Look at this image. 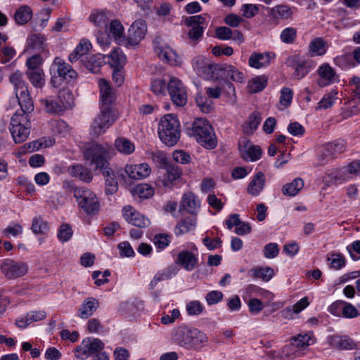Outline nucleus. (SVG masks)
<instances>
[{"label": "nucleus", "instance_id": "7", "mask_svg": "<svg viewBox=\"0 0 360 360\" xmlns=\"http://www.w3.org/2000/svg\"><path fill=\"white\" fill-rule=\"evenodd\" d=\"M9 79L14 86L15 96L20 108L25 112L33 111V102L30 96L27 86L22 79V73L16 71L10 76Z\"/></svg>", "mask_w": 360, "mask_h": 360}, {"label": "nucleus", "instance_id": "58", "mask_svg": "<svg viewBox=\"0 0 360 360\" xmlns=\"http://www.w3.org/2000/svg\"><path fill=\"white\" fill-rule=\"evenodd\" d=\"M334 63L342 70H347L355 66L349 54L338 56L334 58Z\"/></svg>", "mask_w": 360, "mask_h": 360}, {"label": "nucleus", "instance_id": "33", "mask_svg": "<svg viewBox=\"0 0 360 360\" xmlns=\"http://www.w3.org/2000/svg\"><path fill=\"white\" fill-rule=\"evenodd\" d=\"M177 272L178 270L176 267L173 266H168L158 271L150 282V288L154 289L159 282L170 279L174 276Z\"/></svg>", "mask_w": 360, "mask_h": 360}, {"label": "nucleus", "instance_id": "51", "mask_svg": "<svg viewBox=\"0 0 360 360\" xmlns=\"http://www.w3.org/2000/svg\"><path fill=\"white\" fill-rule=\"evenodd\" d=\"M292 13V8L287 5H278L271 9V15L276 19H289Z\"/></svg>", "mask_w": 360, "mask_h": 360}, {"label": "nucleus", "instance_id": "64", "mask_svg": "<svg viewBox=\"0 0 360 360\" xmlns=\"http://www.w3.org/2000/svg\"><path fill=\"white\" fill-rule=\"evenodd\" d=\"M147 154L150 158L155 163L160 166H165L167 163L166 154L160 150H154L148 152Z\"/></svg>", "mask_w": 360, "mask_h": 360}, {"label": "nucleus", "instance_id": "43", "mask_svg": "<svg viewBox=\"0 0 360 360\" xmlns=\"http://www.w3.org/2000/svg\"><path fill=\"white\" fill-rule=\"evenodd\" d=\"M303 186V180L300 178H296L292 182L283 186L282 193L285 196L293 197L300 192Z\"/></svg>", "mask_w": 360, "mask_h": 360}, {"label": "nucleus", "instance_id": "16", "mask_svg": "<svg viewBox=\"0 0 360 360\" xmlns=\"http://www.w3.org/2000/svg\"><path fill=\"white\" fill-rule=\"evenodd\" d=\"M124 172L129 179L141 181L150 175L152 169L146 162L127 163L124 167Z\"/></svg>", "mask_w": 360, "mask_h": 360}, {"label": "nucleus", "instance_id": "49", "mask_svg": "<svg viewBox=\"0 0 360 360\" xmlns=\"http://www.w3.org/2000/svg\"><path fill=\"white\" fill-rule=\"evenodd\" d=\"M338 91L336 89L331 90L328 94H326L318 103L316 110H326L330 108L335 103Z\"/></svg>", "mask_w": 360, "mask_h": 360}, {"label": "nucleus", "instance_id": "45", "mask_svg": "<svg viewBox=\"0 0 360 360\" xmlns=\"http://www.w3.org/2000/svg\"><path fill=\"white\" fill-rule=\"evenodd\" d=\"M108 58L109 65L114 68H120L125 65L126 56L120 49H114Z\"/></svg>", "mask_w": 360, "mask_h": 360}, {"label": "nucleus", "instance_id": "8", "mask_svg": "<svg viewBox=\"0 0 360 360\" xmlns=\"http://www.w3.org/2000/svg\"><path fill=\"white\" fill-rule=\"evenodd\" d=\"M117 118V115L110 107H101V112L94 118L91 126L92 133L96 136L103 134Z\"/></svg>", "mask_w": 360, "mask_h": 360}, {"label": "nucleus", "instance_id": "4", "mask_svg": "<svg viewBox=\"0 0 360 360\" xmlns=\"http://www.w3.org/2000/svg\"><path fill=\"white\" fill-rule=\"evenodd\" d=\"M180 124L176 117L167 114L162 117L158 126L160 141L168 146H174L180 138Z\"/></svg>", "mask_w": 360, "mask_h": 360}, {"label": "nucleus", "instance_id": "57", "mask_svg": "<svg viewBox=\"0 0 360 360\" xmlns=\"http://www.w3.org/2000/svg\"><path fill=\"white\" fill-rule=\"evenodd\" d=\"M195 102L200 110L204 113H208L213 109L212 101L202 94H197Z\"/></svg>", "mask_w": 360, "mask_h": 360}, {"label": "nucleus", "instance_id": "60", "mask_svg": "<svg viewBox=\"0 0 360 360\" xmlns=\"http://www.w3.org/2000/svg\"><path fill=\"white\" fill-rule=\"evenodd\" d=\"M73 231L70 225L63 224L60 226L57 236L60 242L65 243L68 241L72 236Z\"/></svg>", "mask_w": 360, "mask_h": 360}, {"label": "nucleus", "instance_id": "62", "mask_svg": "<svg viewBox=\"0 0 360 360\" xmlns=\"http://www.w3.org/2000/svg\"><path fill=\"white\" fill-rule=\"evenodd\" d=\"M186 309L188 315L197 316L203 311L204 307L200 301L193 300L187 303Z\"/></svg>", "mask_w": 360, "mask_h": 360}, {"label": "nucleus", "instance_id": "37", "mask_svg": "<svg viewBox=\"0 0 360 360\" xmlns=\"http://www.w3.org/2000/svg\"><path fill=\"white\" fill-rule=\"evenodd\" d=\"M291 342L302 352H305L309 345L315 342L312 333L299 334L292 338Z\"/></svg>", "mask_w": 360, "mask_h": 360}, {"label": "nucleus", "instance_id": "19", "mask_svg": "<svg viewBox=\"0 0 360 360\" xmlns=\"http://www.w3.org/2000/svg\"><path fill=\"white\" fill-rule=\"evenodd\" d=\"M239 150L242 158L247 161H256L261 157V149L252 145L246 139H243L239 141Z\"/></svg>", "mask_w": 360, "mask_h": 360}, {"label": "nucleus", "instance_id": "23", "mask_svg": "<svg viewBox=\"0 0 360 360\" xmlns=\"http://www.w3.org/2000/svg\"><path fill=\"white\" fill-rule=\"evenodd\" d=\"M100 88L101 106H109L115 100V94L109 82L105 79H101L98 81Z\"/></svg>", "mask_w": 360, "mask_h": 360}, {"label": "nucleus", "instance_id": "56", "mask_svg": "<svg viewBox=\"0 0 360 360\" xmlns=\"http://www.w3.org/2000/svg\"><path fill=\"white\" fill-rule=\"evenodd\" d=\"M27 75L35 87L41 88L44 84V74L42 70H27Z\"/></svg>", "mask_w": 360, "mask_h": 360}, {"label": "nucleus", "instance_id": "1", "mask_svg": "<svg viewBox=\"0 0 360 360\" xmlns=\"http://www.w3.org/2000/svg\"><path fill=\"white\" fill-rule=\"evenodd\" d=\"M112 149L109 146H103L98 143H86L83 148V156L86 161L94 165L96 169L102 171L105 179V193L112 195L118 189V183L115 174L109 167L108 158H110Z\"/></svg>", "mask_w": 360, "mask_h": 360}, {"label": "nucleus", "instance_id": "22", "mask_svg": "<svg viewBox=\"0 0 360 360\" xmlns=\"http://www.w3.org/2000/svg\"><path fill=\"white\" fill-rule=\"evenodd\" d=\"M155 51L160 60L171 65H179L181 63L180 56L169 46H156Z\"/></svg>", "mask_w": 360, "mask_h": 360}, {"label": "nucleus", "instance_id": "59", "mask_svg": "<svg viewBox=\"0 0 360 360\" xmlns=\"http://www.w3.org/2000/svg\"><path fill=\"white\" fill-rule=\"evenodd\" d=\"M297 37V30L289 27L282 30L280 34V39L285 44H292Z\"/></svg>", "mask_w": 360, "mask_h": 360}, {"label": "nucleus", "instance_id": "6", "mask_svg": "<svg viewBox=\"0 0 360 360\" xmlns=\"http://www.w3.org/2000/svg\"><path fill=\"white\" fill-rule=\"evenodd\" d=\"M74 196L79 207L88 215L96 214L101 209V202L96 194L86 187L74 189Z\"/></svg>", "mask_w": 360, "mask_h": 360}, {"label": "nucleus", "instance_id": "46", "mask_svg": "<svg viewBox=\"0 0 360 360\" xmlns=\"http://www.w3.org/2000/svg\"><path fill=\"white\" fill-rule=\"evenodd\" d=\"M44 110L50 114L60 115L63 112L58 99L46 98L40 101Z\"/></svg>", "mask_w": 360, "mask_h": 360}, {"label": "nucleus", "instance_id": "41", "mask_svg": "<svg viewBox=\"0 0 360 360\" xmlns=\"http://www.w3.org/2000/svg\"><path fill=\"white\" fill-rule=\"evenodd\" d=\"M249 274L253 278H260L264 281H270L274 276V270L269 266H257L249 271Z\"/></svg>", "mask_w": 360, "mask_h": 360}, {"label": "nucleus", "instance_id": "50", "mask_svg": "<svg viewBox=\"0 0 360 360\" xmlns=\"http://www.w3.org/2000/svg\"><path fill=\"white\" fill-rule=\"evenodd\" d=\"M32 16V9L27 6H22L16 11L14 18L18 25H25L31 20Z\"/></svg>", "mask_w": 360, "mask_h": 360}, {"label": "nucleus", "instance_id": "36", "mask_svg": "<svg viewBox=\"0 0 360 360\" xmlns=\"http://www.w3.org/2000/svg\"><path fill=\"white\" fill-rule=\"evenodd\" d=\"M330 345L338 349H352L356 347L354 342L348 336H332Z\"/></svg>", "mask_w": 360, "mask_h": 360}, {"label": "nucleus", "instance_id": "18", "mask_svg": "<svg viewBox=\"0 0 360 360\" xmlns=\"http://www.w3.org/2000/svg\"><path fill=\"white\" fill-rule=\"evenodd\" d=\"M122 214L129 224L139 228H146L150 224L148 217L130 205H126L122 208Z\"/></svg>", "mask_w": 360, "mask_h": 360}, {"label": "nucleus", "instance_id": "63", "mask_svg": "<svg viewBox=\"0 0 360 360\" xmlns=\"http://www.w3.org/2000/svg\"><path fill=\"white\" fill-rule=\"evenodd\" d=\"M328 260L330 261V267L337 270L345 266V258L341 253H332Z\"/></svg>", "mask_w": 360, "mask_h": 360}, {"label": "nucleus", "instance_id": "31", "mask_svg": "<svg viewBox=\"0 0 360 360\" xmlns=\"http://www.w3.org/2000/svg\"><path fill=\"white\" fill-rule=\"evenodd\" d=\"M68 173L72 177L79 179L85 183H89L93 179V174L91 171L82 165H74L68 167Z\"/></svg>", "mask_w": 360, "mask_h": 360}, {"label": "nucleus", "instance_id": "12", "mask_svg": "<svg viewBox=\"0 0 360 360\" xmlns=\"http://www.w3.org/2000/svg\"><path fill=\"white\" fill-rule=\"evenodd\" d=\"M207 15H197L187 17L184 20V24L188 27H191L188 32L189 39L197 43L202 37L204 30V24Z\"/></svg>", "mask_w": 360, "mask_h": 360}, {"label": "nucleus", "instance_id": "2", "mask_svg": "<svg viewBox=\"0 0 360 360\" xmlns=\"http://www.w3.org/2000/svg\"><path fill=\"white\" fill-rule=\"evenodd\" d=\"M172 340L186 349H198L207 342V335L200 330L185 325L173 329Z\"/></svg>", "mask_w": 360, "mask_h": 360}, {"label": "nucleus", "instance_id": "54", "mask_svg": "<svg viewBox=\"0 0 360 360\" xmlns=\"http://www.w3.org/2000/svg\"><path fill=\"white\" fill-rule=\"evenodd\" d=\"M154 188L148 184H140L136 186L133 190L134 195L141 199L151 198L154 195Z\"/></svg>", "mask_w": 360, "mask_h": 360}, {"label": "nucleus", "instance_id": "38", "mask_svg": "<svg viewBox=\"0 0 360 360\" xmlns=\"http://www.w3.org/2000/svg\"><path fill=\"white\" fill-rule=\"evenodd\" d=\"M115 149L121 154L129 155L135 151V144L124 137H118L114 143Z\"/></svg>", "mask_w": 360, "mask_h": 360}, {"label": "nucleus", "instance_id": "30", "mask_svg": "<svg viewBox=\"0 0 360 360\" xmlns=\"http://www.w3.org/2000/svg\"><path fill=\"white\" fill-rule=\"evenodd\" d=\"M348 180H349V178L345 167L333 169L323 178V181L327 185L342 184Z\"/></svg>", "mask_w": 360, "mask_h": 360}, {"label": "nucleus", "instance_id": "24", "mask_svg": "<svg viewBox=\"0 0 360 360\" xmlns=\"http://www.w3.org/2000/svg\"><path fill=\"white\" fill-rule=\"evenodd\" d=\"M319 79L318 84L326 86L334 83L337 80V75L334 70L328 64H323L318 69Z\"/></svg>", "mask_w": 360, "mask_h": 360}, {"label": "nucleus", "instance_id": "34", "mask_svg": "<svg viewBox=\"0 0 360 360\" xmlns=\"http://www.w3.org/2000/svg\"><path fill=\"white\" fill-rule=\"evenodd\" d=\"M91 48V44L86 39H82L75 50L69 55L68 59L73 63L86 55Z\"/></svg>", "mask_w": 360, "mask_h": 360}, {"label": "nucleus", "instance_id": "14", "mask_svg": "<svg viewBox=\"0 0 360 360\" xmlns=\"http://www.w3.org/2000/svg\"><path fill=\"white\" fill-rule=\"evenodd\" d=\"M147 33V25L144 20L137 19L132 22L127 31L126 44L136 46L143 39Z\"/></svg>", "mask_w": 360, "mask_h": 360}, {"label": "nucleus", "instance_id": "9", "mask_svg": "<svg viewBox=\"0 0 360 360\" xmlns=\"http://www.w3.org/2000/svg\"><path fill=\"white\" fill-rule=\"evenodd\" d=\"M0 269L7 278L16 279L24 276L27 273L28 265L22 261L5 259L1 262Z\"/></svg>", "mask_w": 360, "mask_h": 360}, {"label": "nucleus", "instance_id": "44", "mask_svg": "<svg viewBox=\"0 0 360 360\" xmlns=\"http://www.w3.org/2000/svg\"><path fill=\"white\" fill-rule=\"evenodd\" d=\"M197 225L196 219L194 217L185 218L179 221L175 227L176 235H182L193 231Z\"/></svg>", "mask_w": 360, "mask_h": 360}, {"label": "nucleus", "instance_id": "40", "mask_svg": "<svg viewBox=\"0 0 360 360\" xmlns=\"http://www.w3.org/2000/svg\"><path fill=\"white\" fill-rule=\"evenodd\" d=\"M248 64L251 68L256 69L266 67L270 64V55L253 53L250 56Z\"/></svg>", "mask_w": 360, "mask_h": 360}, {"label": "nucleus", "instance_id": "20", "mask_svg": "<svg viewBox=\"0 0 360 360\" xmlns=\"http://www.w3.org/2000/svg\"><path fill=\"white\" fill-rule=\"evenodd\" d=\"M106 33L108 38L113 39L119 44H126L127 37L124 33V27L122 22L117 20H111L106 27Z\"/></svg>", "mask_w": 360, "mask_h": 360}, {"label": "nucleus", "instance_id": "53", "mask_svg": "<svg viewBox=\"0 0 360 360\" xmlns=\"http://www.w3.org/2000/svg\"><path fill=\"white\" fill-rule=\"evenodd\" d=\"M293 98V91L288 87H283L281 90V96L278 108L280 110H284L288 108L292 103Z\"/></svg>", "mask_w": 360, "mask_h": 360}, {"label": "nucleus", "instance_id": "13", "mask_svg": "<svg viewBox=\"0 0 360 360\" xmlns=\"http://www.w3.org/2000/svg\"><path fill=\"white\" fill-rule=\"evenodd\" d=\"M188 248L178 253L175 262L186 271H191L198 262V250L194 244L188 245Z\"/></svg>", "mask_w": 360, "mask_h": 360}, {"label": "nucleus", "instance_id": "39", "mask_svg": "<svg viewBox=\"0 0 360 360\" xmlns=\"http://www.w3.org/2000/svg\"><path fill=\"white\" fill-rule=\"evenodd\" d=\"M268 77L266 75L256 76L248 82V91L250 94L262 91L267 85Z\"/></svg>", "mask_w": 360, "mask_h": 360}, {"label": "nucleus", "instance_id": "15", "mask_svg": "<svg viewBox=\"0 0 360 360\" xmlns=\"http://www.w3.org/2000/svg\"><path fill=\"white\" fill-rule=\"evenodd\" d=\"M182 175L181 170L176 166H169L164 172L161 173L157 180V186L172 189L179 181Z\"/></svg>", "mask_w": 360, "mask_h": 360}, {"label": "nucleus", "instance_id": "17", "mask_svg": "<svg viewBox=\"0 0 360 360\" xmlns=\"http://www.w3.org/2000/svg\"><path fill=\"white\" fill-rule=\"evenodd\" d=\"M192 65L195 71L200 76L209 79L219 70L218 64H214L211 60L203 56H198L192 60Z\"/></svg>", "mask_w": 360, "mask_h": 360}, {"label": "nucleus", "instance_id": "32", "mask_svg": "<svg viewBox=\"0 0 360 360\" xmlns=\"http://www.w3.org/2000/svg\"><path fill=\"white\" fill-rule=\"evenodd\" d=\"M111 18V13L107 10H94L90 14L89 20L95 26L101 27H106Z\"/></svg>", "mask_w": 360, "mask_h": 360}, {"label": "nucleus", "instance_id": "5", "mask_svg": "<svg viewBox=\"0 0 360 360\" xmlns=\"http://www.w3.org/2000/svg\"><path fill=\"white\" fill-rule=\"evenodd\" d=\"M21 111L16 112L12 116L10 122V131L17 143L24 142L28 138L31 127L28 115L30 112H25L22 108Z\"/></svg>", "mask_w": 360, "mask_h": 360}, {"label": "nucleus", "instance_id": "47", "mask_svg": "<svg viewBox=\"0 0 360 360\" xmlns=\"http://www.w3.org/2000/svg\"><path fill=\"white\" fill-rule=\"evenodd\" d=\"M86 68L92 72H97L99 68L105 64L104 56L101 54L92 55L84 62Z\"/></svg>", "mask_w": 360, "mask_h": 360}, {"label": "nucleus", "instance_id": "48", "mask_svg": "<svg viewBox=\"0 0 360 360\" xmlns=\"http://www.w3.org/2000/svg\"><path fill=\"white\" fill-rule=\"evenodd\" d=\"M58 101L63 111L71 108L74 105V97L72 94L68 89H63L60 91Z\"/></svg>", "mask_w": 360, "mask_h": 360}, {"label": "nucleus", "instance_id": "29", "mask_svg": "<svg viewBox=\"0 0 360 360\" xmlns=\"http://www.w3.org/2000/svg\"><path fill=\"white\" fill-rule=\"evenodd\" d=\"M309 305L307 297H304L292 306L287 307L282 311V316L285 319H294L296 315Z\"/></svg>", "mask_w": 360, "mask_h": 360}, {"label": "nucleus", "instance_id": "11", "mask_svg": "<svg viewBox=\"0 0 360 360\" xmlns=\"http://www.w3.org/2000/svg\"><path fill=\"white\" fill-rule=\"evenodd\" d=\"M104 348V343L98 338H86L75 350V355L77 359H85Z\"/></svg>", "mask_w": 360, "mask_h": 360}, {"label": "nucleus", "instance_id": "3", "mask_svg": "<svg viewBox=\"0 0 360 360\" xmlns=\"http://www.w3.org/2000/svg\"><path fill=\"white\" fill-rule=\"evenodd\" d=\"M187 134L194 137L198 143L207 149H214L217 146V139L213 129L205 119L195 120L192 126L187 129Z\"/></svg>", "mask_w": 360, "mask_h": 360}, {"label": "nucleus", "instance_id": "21", "mask_svg": "<svg viewBox=\"0 0 360 360\" xmlns=\"http://www.w3.org/2000/svg\"><path fill=\"white\" fill-rule=\"evenodd\" d=\"M219 70L221 77L226 79H230L235 82L244 83L245 81V74L238 68L232 65H218Z\"/></svg>", "mask_w": 360, "mask_h": 360}, {"label": "nucleus", "instance_id": "61", "mask_svg": "<svg viewBox=\"0 0 360 360\" xmlns=\"http://www.w3.org/2000/svg\"><path fill=\"white\" fill-rule=\"evenodd\" d=\"M48 224L41 217H34L32 219L31 229L35 234H43L48 231Z\"/></svg>", "mask_w": 360, "mask_h": 360}, {"label": "nucleus", "instance_id": "25", "mask_svg": "<svg viewBox=\"0 0 360 360\" xmlns=\"http://www.w3.org/2000/svg\"><path fill=\"white\" fill-rule=\"evenodd\" d=\"M99 306V301L96 298L87 297L81 304L77 316L82 319H86L94 314Z\"/></svg>", "mask_w": 360, "mask_h": 360}, {"label": "nucleus", "instance_id": "28", "mask_svg": "<svg viewBox=\"0 0 360 360\" xmlns=\"http://www.w3.org/2000/svg\"><path fill=\"white\" fill-rule=\"evenodd\" d=\"M51 67L56 68L58 75L65 79H71L77 77L76 71L60 58H55Z\"/></svg>", "mask_w": 360, "mask_h": 360}, {"label": "nucleus", "instance_id": "42", "mask_svg": "<svg viewBox=\"0 0 360 360\" xmlns=\"http://www.w3.org/2000/svg\"><path fill=\"white\" fill-rule=\"evenodd\" d=\"M262 120L259 112H252L248 118V120L243 125V131L246 134H252L257 129Z\"/></svg>", "mask_w": 360, "mask_h": 360}, {"label": "nucleus", "instance_id": "26", "mask_svg": "<svg viewBox=\"0 0 360 360\" xmlns=\"http://www.w3.org/2000/svg\"><path fill=\"white\" fill-rule=\"evenodd\" d=\"M265 184V175L262 172H259L250 180L247 187V192L252 196H257L264 190Z\"/></svg>", "mask_w": 360, "mask_h": 360}, {"label": "nucleus", "instance_id": "27", "mask_svg": "<svg viewBox=\"0 0 360 360\" xmlns=\"http://www.w3.org/2000/svg\"><path fill=\"white\" fill-rule=\"evenodd\" d=\"M181 206L187 212L196 214L200 210V202L194 193L188 192L182 196Z\"/></svg>", "mask_w": 360, "mask_h": 360}, {"label": "nucleus", "instance_id": "55", "mask_svg": "<svg viewBox=\"0 0 360 360\" xmlns=\"http://www.w3.org/2000/svg\"><path fill=\"white\" fill-rule=\"evenodd\" d=\"M282 354L286 360H292L304 356L305 352H302L291 342L283 348Z\"/></svg>", "mask_w": 360, "mask_h": 360}, {"label": "nucleus", "instance_id": "35", "mask_svg": "<svg viewBox=\"0 0 360 360\" xmlns=\"http://www.w3.org/2000/svg\"><path fill=\"white\" fill-rule=\"evenodd\" d=\"M327 49V41L322 37H316L312 39L309 44V52L311 56H323Z\"/></svg>", "mask_w": 360, "mask_h": 360}, {"label": "nucleus", "instance_id": "52", "mask_svg": "<svg viewBox=\"0 0 360 360\" xmlns=\"http://www.w3.org/2000/svg\"><path fill=\"white\" fill-rule=\"evenodd\" d=\"M345 148V142L344 141L336 140L326 145L325 153L326 155L333 156L343 153Z\"/></svg>", "mask_w": 360, "mask_h": 360}, {"label": "nucleus", "instance_id": "10", "mask_svg": "<svg viewBox=\"0 0 360 360\" xmlns=\"http://www.w3.org/2000/svg\"><path fill=\"white\" fill-rule=\"evenodd\" d=\"M167 91L172 101L176 106H184L187 102V91L182 82L176 77H169L167 83Z\"/></svg>", "mask_w": 360, "mask_h": 360}]
</instances>
